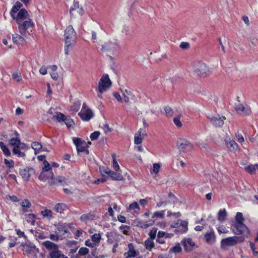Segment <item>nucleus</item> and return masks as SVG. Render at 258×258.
<instances>
[{
  "label": "nucleus",
  "mask_w": 258,
  "mask_h": 258,
  "mask_svg": "<svg viewBox=\"0 0 258 258\" xmlns=\"http://www.w3.org/2000/svg\"><path fill=\"white\" fill-rule=\"evenodd\" d=\"M77 34L72 25H69L64 31V52L68 55L69 50L73 48L76 43Z\"/></svg>",
  "instance_id": "obj_1"
},
{
  "label": "nucleus",
  "mask_w": 258,
  "mask_h": 258,
  "mask_svg": "<svg viewBox=\"0 0 258 258\" xmlns=\"http://www.w3.org/2000/svg\"><path fill=\"white\" fill-rule=\"evenodd\" d=\"M42 245L49 251V256L50 258H69L58 249V245L50 241L43 242Z\"/></svg>",
  "instance_id": "obj_2"
},
{
  "label": "nucleus",
  "mask_w": 258,
  "mask_h": 258,
  "mask_svg": "<svg viewBox=\"0 0 258 258\" xmlns=\"http://www.w3.org/2000/svg\"><path fill=\"white\" fill-rule=\"evenodd\" d=\"M194 72L198 76H207L209 69L206 63L201 61H195L192 63Z\"/></svg>",
  "instance_id": "obj_3"
},
{
  "label": "nucleus",
  "mask_w": 258,
  "mask_h": 258,
  "mask_svg": "<svg viewBox=\"0 0 258 258\" xmlns=\"http://www.w3.org/2000/svg\"><path fill=\"white\" fill-rule=\"evenodd\" d=\"M244 238L242 236H233L224 238L221 241V247L224 248L227 246L235 245L238 242H242Z\"/></svg>",
  "instance_id": "obj_4"
},
{
  "label": "nucleus",
  "mask_w": 258,
  "mask_h": 258,
  "mask_svg": "<svg viewBox=\"0 0 258 258\" xmlns=\"http://www.w3.org/2000/svg\"><path fill=\"white\" fill-rule=\"evenodd\" d=\"M111 85L112 82L109 78V76L107 74L103 75L100 79L96 91L104 92L111 87Z\"/></svg>",
  "instance_id": "obj_5"
},
{
  "label": "nucleus",
  "mask_w": 258,
  "mask_h": 258,
  "mask_svg": "<svg viewBox=\"0 0 258 258\" xmlns=\"http://www.w3.org/2000/svg\"><path fill=\"white\" fill-rule=\"evenodd\" d=\"M177 147L180 152H187L193 149V145L186 139L180 138L177 141Z\"/></svg>",
  "instance_id": "obj_6"
},
{
  "label": "nucleus",
  "mask_w": 258,
  "mask_h": 258,
  "mask_svg": "<svg viewBox=\"0 0 258 258\" xmlns=\"http://www.w3.org/2000/svg\"><path fill=\"white\" fill-rule=\"evenodd\" d=\"M19 33L23 36H26L27 30L28 28L33 27L34 23L30 18L21 21L20 23H17Z\"/></svg>",
  "instance_id": "obj_7"
},
{
  "label": "nucleus",
  "mask_w": 258,
  "mask_h": 258,
  "mask_svg": "<svg viewBox=\"0 0 258 258\" xmlns=\"http://www.w3.org/2000/svg\"><path fill=\"white\" fill-rule=\"evenodd\" d=\"M233 232L237 235H248L249 231L248 228L242 222H235L232 226Z\"/></svg>",
  "instance_id": "obj_8"
},
{
  "label": "nucleus",
  "mask_w": 258,
  "mask_h": 258,
  "mask_svg": "<svg viewBox=\"0 0 258 258\" xmlns=\"http://www.w3.org/2000/svg\"><path fill=\"white\" fill-rule=\"evenodd\" d=\"M78 115L83 121H89L94 116V114L91 109L87 107L86 104L84 103L81 111Z\"/></svg>",
  "instance_id": "obj_9"
},
{
  "label": "nucleus",
  "mask_w": 258,
  "mask_h": 258,
  "mask_svg": "<svg viewBox=\"0 0 258 258\" xmlns=\"http://www.w3.org/2000/svg\"><path fill=\"white\" fill-rule=\"evenodd\" d=\"M73 140L78 153L86 152L87 154L89 153V151L87 149V144L85 141L79 138H74Z\"/></svg>",
  "instance_id": "obj_10"
},
{
  "label": "nucleus",
  "mask_w": 258,
  "mask_h": 258,
  "mask_svg": "<svg viewBox=\"0 0 258 258\" xmlns=\"http://www.w3.org/2000/svg\"><path fill=\"white\" fill-rule=\"evenodd\" d=\"M35 174L34 169L31 167H26L20 170V174L25 181H29L31 176Z\"/></svg>",
  "instance_id": "obj_11"
},
{
  "label": "nucleus",
  "mask_w": 258,
  "mask_h": 258,
  "mask_svg": "<svg viewBox=\"0 0 258 258\" xmlns=\"http://www.w3.org/2000/svg\"><path fill=\"white\" fill-rule=\"evenodd\" d=\"M29 18V15L28 12L24 9H21L18 12L17 15L15 16L13 19L16 21L17 23H20L21 21L25 20Z\"/></svg>",
  "instance_id": "obj_12"
},
{
  "label": "nucleus",
  "mask_w": 258,
  "mask_h": 258,
  "mask_svg": "<svg viewBox=\"0 0 258 258\" xmlns=\"http://www.w3.org/2000/svg\"><path fill=\"white\" fill-rule=\"evenodd\" d=\"M56 229L57 233H58L59 236L65 238L68 237L70 235L68 228L64 224L57 225Z\"/></svg>",
  "instance_id": "obj_13"
},
{
  "label": "nucleus",
  "mask_w": 258,
  "mask_h": 258,
  "mask_svg": "<svg viewBox=\"0 0 258 258\" xmlns=\"http://www.w3.org/2000/svg\"><path fill=\"white\" fill-rule=\"evenodd\" d=\"M208 117L211 123L216 127H221L224 124L223 119L219 115H210Z\"/></svg>",
  "instance_id": "obj_14"
},
{
  "label": "nucleus",
  "mask_w": 258,
  "mask_h": 258,
  "mask_svg": "<svg viewBox=\"0 0 258 258\" xmlns=\"http://www.w3.org/2000/svg\"><path fill=\"white\" fill-rule=\"evenodd\" d=\"M147 135L145 131L143 128H140L135 135L134 142L136 145H139L142 143L143 138Z\"/></svg>",
  "instance_id": "obj_15"
},
{
  "label": "nucleus",
  "mask_w": 258,
  "mask_h": 258,
  "mask_svg": "<svg viewBox=\"0 0 258 258\" xmlns=\"http://www.w3.org/2000/svg\"><path fill=\"white\" fill-rule=\"evenodd\" d=\"M225 142L226 147L231 152H234L238 150L239 146L233 139H226Z\"/></svg>",
  "instance_id": "obj_16"
},
{
  "label": "nucleus",
  "mask_w": 258,
  "mask_h": 258,
  "mask_svg": "<svg viewBox=\"0 0 258 258\" xmlns=\"http://www.w3.org/2000/svg\"><path fill=\"white\" fill-rule=\"evenodd\" d=\"M235 110L239 114L244 115H249L251 113V109L249 106H244L242 104H238L236 105Z\"/></svg>",
  "instance_id": "obj_17"
},
{
  "label": "nucleus",
  "mask_w": 258,
  "mask_h": 258,
  "mask_svg": "<svg viewBox=\"0 0 258 258\" xmlns=\"http://www.w3.org/2000/svg\"><path fill=\"white\" fill-rule=\"evenodd\" d=\"M117 45L116 43L109 41L106 42L102 46L101 50L106 51H115L117 49Z\"/></svg>",
  "instance_id": "obj_18"
},
{
  "label": "nucleus",
  "mask_w": 258,
  "mask_h": 258,
  "mask_svg": "<svg viewBox=\"0 0 258 258\" xmlns=\"http://www.w3.org/2000/svg\"><path fill=\"white\" fill-rule=\"evenodd\" d=\"M181 243L184 246L185 251H190L195 246V243L190 238L184 239Z\"/></svg>",
  "instance_id": "obj_19"
},
{
  "label": "nucleus",
  "mask_w": 258,
  "mask_h": 258,
  "mask_svg": "<svg viewBox=\"0 0 258 258\" xmlns=\"http://www.w3.org/2000/svg\"><path fill=\"white\" fill-rule=\"evenodd\" d=\"M206 242L208 244H213L216 241V235L213 230L207 232L204 236Z\"/></svg>",
  "instance_id": "obj_20"
},
{
  "label": "nucleus",
  "mask_w": 258,
  "mask_h": 258,
  "mask_svg": "<svg viewBox=\"0 0 258 258\" xmlns=\"http://www.w3.org/2000/svg\"><path fill=\"white\" fill-rule=\"evenodd\" d=\"M53 176L54 174L52 171H48V172L44 171L41 172L39 178L43 181H46L47 180L49 181Z\"/></svg>",
  "instance_id": "obj_21"
},
{
  "label": "nucleus",
  "mask_w": 258,
  "mask_h": 258,
  "mask_svg": "<svg viewBox=\"0 0 258 258\" xmlns=\"http://www.w3.org/2000/svg\"><path fill=\"white\" fill-rule=\"evenodd\" d=\"M74 12H76L80 15L83 14V10L82 7H79L78 2H75L73 7H72L70 10V13L72 15L74 14Z\"/></svg>",
  "instance_id": "obj_22"
},
{
  "label": "nucleus",
  "mask_w": 258,
  "mask_h": 258,
  "mask_svg": "<svg viewBox=\"0 0 258 258\" xmlns=\"http://www.w3.org/2000/svg\"><path fill=\"white\" fill-rule=\"evenodd\" d=\"M24 36H20L18 34H15L13 35V41L17 45H23L25 42V39Z\"/></svg>",
  "instance_id": "obj_23"
},
{
  "label": "nucleus",
  "mask_w": 258,
  "mask_h": 258,
  "mask_svg": "<svg viewBox=\"0 0 258 258\" xmlns=\"http://www.w3.org/2000/svg\"><path fill=\"white\" fill-rule=\"evenodd\" d=\"M23 7V5L18 2H17L15 5L13 6L10 15L12 18H14L15 16V14L17 13L21 9V8Z\"/></svg>",
  "instance_id": "obj_24"
},
{
  "label": "nucleus",
  "mask_w": 258,
  "mask_h": 258,
  "mask_svg": "<svg viewBox=\"0 0 258 258\" xmlns=\"http://www.w3.org/2000/svg\"><path fill=\"white\" fill-rule=\"evenodd\" d=\"M14 137L12 138L10 141V144L12 146L19 145L20 144V139L19 138V134L15 131L14 134Z\"/></svg>",
  "instance_id": "obj_25"
},
{
  "label": "nucleus",
  "mask_w": 258,
  "mask_h": 258,
  "mask_svg": "<svg viewBox=\"0 0 258 258\" xmlns=\"http://www.w3.org/2000/svg\"><path fill=\"white\" fill-rule=\"evenodd\" d=\"M187 222L185 221H180V227L178 229L175 230V232H179L180 233H184L187 230Z\"/></svg>",
  "instance_id": "obj_26"
},
{
  "label": "nucleus",
  "mask_w": 258,
  "mask_h": 258,
  "mask_svg": "<svg viewBox=\"0 0 258 258\" xmlns=\"http://www.w3.org/2000/svg\"><path fill=\"white\" fill-rule=\"evenodd\" d=\"M109 176L114 180L121 181L124 179V177L120 173L111 171Z\"/></svg>",
  "instance_id": "obj_27"
},
{
  "label": "nucleus",
  "mask_w": 258,
  "mask_h": 258,
  "mask_svg": "<svg viewBox=\"0 0 258 258\" xmlns=\"http://www.w3.org/2000/svg\"><path fill=\"white\" fill-rule=\"evenodd\" d=\"M227 212L225 209H220L218 214V220L220 222H223L225 220L227 217Z\"/></svg>",
  "instance_id": "obj_28"
},
{
  "label": "nucleus",
  "mask_w": 258,
  "mask_h": 258,
  "mask_svg": "<svg viewBox=\"0 0 258 258\" xmlns=\"http://www.w3.org/2000/svg\"><path fill=\"white\" fill-rule=\"evenodd\" d=\"M12 152L14 154L17 155L18 157H24L25 156V154L21 152V148L19 145L14 146Z\"/></svg>",
  "instance_id": "obj_29"
},
{
  "label": "nucleus",
  "mask_w": 258,
  "mask_h": 258,
  "mask_svg": "<svg viewBox=\"0 0 258 258\" xmlns=\"http://www.w3.org/2000/svg\"><path fill=\"white\" fill-rule=\"evenodd\" d=\"M26 221L30 223L31 225H34L35 223L36 216L33 214H25Z\"/></svg>",
  "instance_id": "obj_30"
},
{
  "label": "nucleus",
  "mask_w": 258,
  "mask_h": 258,
  "mask_svg": "<svg viewBox=\"0 0 258 258\" xmlns=\"http://www.w3.org/2000/svg\"><path fill=\"white\" fill-rule=\"evenodd\" d=\"M129 250L127 252V256L126 258H132L134 257L137 255V252L134 249V246L132 243L128 244Z\"/></svg>",
  "instance_id": "obj_31"
},
{
  "label": "nucleus",
  "mask_w": 258,
  "mask_h": 258,
  "mask_svg": "<svg viewBox=\"0 0 258 258\" xmlns=\"http://www.w3.org/2000/svg\"><path fill=\"white\" fill-rule=\"evenodd\" d=\"M67 206L63 203H58L54 207V210L58 213H62L66 209Z\"/></svg>",
  "instance_id": "obj_32"
},
{
  "label": "nucleus",
  "mask_w": 258,
  "mask_h": 258,
  "mask_svg": "<svg viewBox=\"0 0 258 258\" xmlns=\"http://www.w3.org/2000/svg\"><path fill=\"white\" fill-rule=\"evenodd\" d=\"M0 147L4 154L6 156H9L11 155V152L10 150L3 142H0Z\"/></svg>",
  "instance_id": "obj_33"
},
{
  "label": "nucleus",
  "mask_w": 258,
  "mask_h": 258,
  "mask_svg": "<svg viewBox=\"0 0 258 258\" xmlns=\"http://www.w3.org/2000/svg\"><path fill=\"white\" fill-rule=\"evenodd\" d=\"M65 119L66 116L60 112H57L56 114L52 117V119L57 120L58 122L63 121Z\"/></svg>",
  "instance_id": "obj_34"
},
{
  "label": "nucleus",
  "mask_w": 258,
  "mask_h": 258,
  "mask_svg": "<svg viewBox=\"0 0 258 258\" xmlns=\"http://www.w3.org/2000/svg\"><path fill=\"white\" fill-rule=\"evenodd\" d=\"M258 169V165H251L245 167V170L250 174L255 173L256 170Z\"/></svg>",
  "instance_id": "obj_35"
},
{
  "label": "nucleus",
  "mask_w": 258,
  "mask_h": 258,
  "mask_svg": "<svg viewBox=\"0 0 258 258\" xmlns=\"http://www.w3.org/2000/svg\"><path fill=\"white\" fill-rule=\"evenodd\" d=\"M145 244L146 248L149 250H151L154 247V243L152 239H147L145 241Z\"/></svg>",
  "instance_id": "obj_36"
},
{
  "label": "nucleus",
  "mask_w": 258,
  "mask_h": 258,
  "mask_svg": "<svg viewBox=\"0 0 258 258\" xmlns=\"http://www.w3.org/2000/svg\"><path fill=\"white\" fill-rule=\"evenodd\" d=\"M41 214L42 215L43 218L47 217L49 219H51L53 218L52 212L50 210L45 209L43 211H42L41 212Z\"/></svg>",
  "instance_id": "obj_37"
},
{
  "label": "nucleus",
  "mask_w": 258,
  "mask_h": 258,
  "mask_svg": "<svg viewBox=\"0 0 258 258\" xmlns=\"http://www.w3.org/2000/svg\"><path fill=\"white\" fill-rule=\"evenodd\" d=\"M165 211V210H162V211L155 212V213H154V214L152 216V218H158L163 219L164 217Z\"/></svg>",
  "instance_id": "obj_38"
},
{
  "label": "nucleus",
  "mask_w": 258,
  "mask_h": 258,
  "mask_svg": "<svg viewBox=\"0 0 258 258\" xmlns=\"http://www.w3.org/2000/svg\"><path fill=\"white\" fill-rule=\"evenodd\" d=\"M12 78L17 82H20L22 80L21 74L20 71H17L12 74Z\"/></svg>",
  "instance_id": "obj_39"
},
{
  "label": "nucleus",
  "mask_w": 258,
  "mask_h": 258,
  "mask_svg": "<svg viewBox=\"0 0 258 258\" xmlns=\"http://www.w3.org/2000/svg\"><path fill=\"white\" fill-rule=\"evenodd\" d=\"M181 116V114H180L177 117H174L173 118V122L175 124V125L178 127H181L182 126V123L180 121Z\"/></svg>",
  "instance_id": "obj_40"
},
{
  "label": "nucleus",
  "mask_w": 258,
  "mask_h": 258,
  "mask_svg": "<svg viewBox=\"0 0 258 258\" xmlns=\"http://www.w3.org/2000/svg\"><path fill=\"white\" fill-rule=\"evenodd\" d=\"M99 169L103 176H105V174L109 176L110 172L111 171L110 169L105 167H100Z\"/></svg>",
  "instance_id": "obj_41"
},
{
  "label": "nucleus",
  "mask_w": 258,
  "mask_h": 258,
  "mask_svg": "<svg viewBox=\"0 0 258 258\" xmlns=\"http://www.w3.org/2000/svg\"><path fill=\"white\" fill-rule=\"evenodd\" d=\"M44 167L42 168L41 172H48L52 171L51 168L50 166L49 163L46 160H44L43 162Z\"/></svg>",
  "instance_id": "obj_42"
},
{
  "label": "nucleus",
  "mask_w": 258,
  "mask_h": 258,
  "mask_svg": "<svg viewBox=\"0 0 258 258\" xmlns=\"http://www.w3.org/2000/svg\"><path fill=\"white\" fill-rule=\"evenodd\" d=\"M132 95V92L130 90H125L123 92V96L124 97V101L127 103L130 101V98L128 97V95Z\"/></svg>",
  "instance_id": "obj_43"
},
{
  "label": "nucleus",
  "mask_w": 258,
  "mask_h": 258,
  "mask_svg": "<svg viewBox=\"0 0 258 258\" xmlns=\"http://www.w3.org/2000/svg\"><path fill=\"white\" fill-rule=\"evenodd\" d=\"M20 205L22 208H30L32 206L31 203L27 199H25L21 202Z\"/></svg>",
  "instance_id": "obj_44"
},
{
  "label": "nucleus",
  "mask_w": 258,
  "mask_h": 258,
  "mask_svg": "<svg viewBox=\"0 0 258 258\" xmlns=\"http://www.w3.org/2000/svg\"><path fill=\"white\" fill-rule=\"evenodd\" d=\"M112 157L113 158V167L115 170L118 171L119 169V166L117 162L115 154H112Z\"/></svg>",
  "instance_id": "obj_45"
},
{
  "label": "nucleus",
  "mask_w": 258,
  "mask_h": 258,
  "mask_svg": "<svg viewBox=\"0 0 258 258\" xmlns=\"http://www.w3.org/2000/svg\"><path fill=\"white\" fill-rule=\"evenodd\" d=\"M170 251L175 253H179L181 251V248L180 245L178 243L176 244L174 246L171 247L170 249Z\"/></svg>",
  "instance_id": "obj_46"
},
{
  "label": "nucleus",
  "mask_w": 258,
  "mask_h": 258,
  "mask_svg": "<svg viewBox=\"0 0 258 258\" xmlns=\"http://www.w3.org/2000/svg\"><path fill=\"white\" fill-rule=\"evenodd\" d=\"M57 180L58 181V184H61V185H64V184H67L69 181L68 179H67L63 176H58Z\"/></svg>",
  "instance_id": "obj_47"
},
{
  "label": "nucleus",
  "mask_w": 258,
  "mask_h": 258,
  "mask_svg": "<svg viewBox=\"0 0 258 258\" xmlns=\"http://www.w3.org/2000/svg\"><path fill=\"white\" fill-rule=\"evenodd\" d=\"M80 107V103L79 102H75L73 104V105L71 106V109L74 112L76 113L79 111Z\"/></svg>",
  "instance_id": "obj_48"
},
{
  "label": "nucleus",
  "mask_w": 258,
  "mask_h": 258,
  "mask_svg": "<svg viewBox=\"0 0 258 258\" xmlns=\"http://www.w3.org/2000/svg\"><path fill=\"white\" fill-rule=\"evenodd\" d=\"M31 147L35 151H39L42 147L41 144L37 142L32 143Z\"/></svg>",
  "instance_id": "obj_49"
},
{
  "label": "nucleus",
  "mask_w": 258,
  "mask_h": 258,
  "mask_svg": "<svg viewBox=\"0 0 258 258\" xmlns=\"http://www.w3.org/2000/svg\"><path fill=\"white\" fill-rule=\"evenodd\" d=\"M136 223L137 224V226L138 227L145 229L147 228L146 223L145 221L140 220H137L136 221Z\"/></svg>",
  "instance_id": "obj_50"
},
{
  "label": "nucleus",
  "mask_w": 258,
  "mask_h": 258,
  "mask_svg": "<svg viewBox=\"0 0 258 258\" xmlns=\"http://www.w3.org/2000/svg\"><path fill=\"white\" fill-rule=\"evenodd\" d=\"M4 163L6 165L10 168H12L14 167V162L12 160L5 159Z\"/></svg>",
  "instance_id": "obj_51"
},
{
  "label": "nucleus",
  "mask_w": 258,
  "mask_h": 258,
  "mask_svg": "<svg viewBox=\"0 0 258 258\" xmlns=\"http://www.w3.org/2000/svg\"><path fill=\"white\" fill-rule=\"evenodd\" d=\"M129 209L133 210H139L140 209V208L138 203L136 202H134L130 205Z\"/></svg>",
  "instance_id": "obj_52"
},
{
  "label": "nucleus",
  "mask_w": 258,
  "mask_h": 258,
  "mask_svg": "<svg viewBox=\"0 0 258 258\" xmlns=\"http://www.w3.org/2000/svg\"><path fill=\"white\" fill-rule=\"evenodd\" d=\"M235 222H242L244 220L242 214L240 212H237L235 216Z\"/></svg>",
  "instance_id": "obj_53"
},
{
  "label": "nucleus",
  "mask_w": 258,
  "mask_h": 258,
  "mask_svg": "<svg viewBox=\"0 0 258 258\" xmlns=\"http://www.w3.org/2000/svg\"><path fill=\"white\" fill-rule=\"evenodd\" d=\"M63 121L68 127L72 126L74 123L73 120L71 118H67V117H66V119Z\"/></svg>",
  "instance_id": "obj_54"
},
{
  "label": "nucleus",
  "mask_w": 258,
  "mask_h": 258,
  "mask_svg": "<svg viewBox=\"0 0 258 258\" xmlns=\"http://www.w3.org/2000/svg\"><path fill=\"white\" fill-rule=\"evenodd\" d=\"M165 112L167 116H171L173 115V111L169 106H166L164 108Z\"/></svg>",
  "instance_id": "obj_55"
},
{
  "label": "nucleus",
  "mask_w": 258,
  "mask_h": 258,
  "mask_svg": "<svg viewBox=\"0 0 258 258\" xmlns=\"http://www.w3.org/2000/svg\"><path fill=\"white\" fill-rule=\"evenodd\" d=\"M100 134V133L99 132H94L91 134L90 138L92 141L97 140Z\"/></svg>",
  "instance_id": "obj_56"
},
{
  "label": "nucleus",
  "mask_w": 258,
  "mask_h": 258,
  "mask_svg": "<svg viewBox=\"0 0 258 258\" xmlns=\"http://www.w3.org/2000/svg\"><path fill=\"white\" fill-rule=\"evenodd\" d=\"M157 233V229L156 228H152V229L149 232V236L150 239H154L155 238Z\"/></svg>",
  "instance_id": "obj_57"
},
{
  "label": "nucleus",
  "mask_w": 258,
  "mask_h": 258,
  "mask_svg": "<svg viewBox=\"0 0 258 258\" xmlns=\"http://www.w3.org/2000/svg\"><path fill=\"white\" fill-rule=\"evenodd\" d=\"M160 169V165L158 163H154L153 165L152 172L155 173H158ZM152 172V171H151Z\"/></svg>",
  "instance_id": "obj_58"
},
{
  "label": "nucleus",
  "mask_w": 258,
  "mask_h": 258,
  "mask_svg": "<svg viewBox=\"0 0 258 258\" xmlns=\"http://www.w3.org/2000/svg\"><path fill=\"white\" fill-rule=\"evenodd\" d=\"M89 252V249L86 247H81L79 250V254L81 255H84L87 254Z\"/></svg>",
  "instance_id": "obj_59"
},
{
  "label": "nucleus",
  "mask_w": 258,
  "mask_h": 258,
  "mask_svg": "<svg viewBox=\"0 0 258 258\" xmlns=\"http://www.w3.org/2000/svg\"><path fill=\"white\" fill-rule=\"evenodd\" d=\"M217 230L219 233H227L228 232V230L223 225L218 227Z\"/></svg>",
  "instance_id": "obj_60"
},
{
  "label": "nucleus",
  "mask_w": 258,
  "mask_h": 258,
  "mask_svg": "<svg viewBox=\"0 0 258 258\" xmlns=\"http://www.w3.org/2000/svg\"><path fill=\"white\" fill-rule=\"evenodd\" d=\"M101 238V236L99 234L95 233L92 236V241L95 242H99Z\"/></svg>",
  "instance_id": "obj_61"
},
{
  "label": "nucleus",
  "mask_w": 258,
  "mask_h": 258,
  "mask_svg": "<svg viewBox=\"0 0 258 258\" xmlns=\"http://www.w3.org/2000/svg\"><path fill=\"white\" fill-rule=\"evenodd\" d=\"M129 229L130 227L126 225H122L119 227V229L121 230L124 234H128Z\"/></svg>",
  "instance_id": "obj_62"
},
{
  "label": "nucleus",
  "mask_w": 258,
  "mask_h": 258,
  "mask_svg": "<svg viewBox=\"0 0 258 258\" xmlns=\"http://www.w3.org/2000/svg\"><path fill=\"white\" fill-rule=\"evenodd\" d=\"M57 177L55 178L54 176L53 177H51L50 179L48 181V183L49 185H58V181H57Z\"/></svg>",
  "instance_id": "obj_63"
},
{
  "label": "nucleus",
  "mask_w": 258,
  "mask_h": 258,
  "mask_svg": "<svg viewBox=\"0 0 258 258\" xmlns=\"http://www.w3.org/2000/svg\"><path fill=\"white\" fill-rule=\"evenodd\" d=\"M180 47L183 49H187L189 47V44L186 42H182L180 44Z\"/></svg>",
  "instance_id": "obj_64"
}]
</instances>
